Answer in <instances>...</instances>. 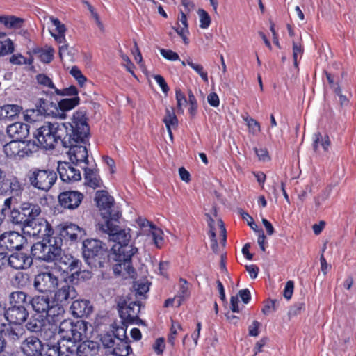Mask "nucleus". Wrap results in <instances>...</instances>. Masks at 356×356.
Returning <instances> with one entry per match:
<instances>
[{"mask_svg": "<svg viewBox=\"0 0 356 356\" xmlns=\"http://www.w3.org/2000/svg\"><path fill=\"white\" fill-rule=\"evenodd\" d=\"M83 111H76L68 123L45 122L34 132V138L37 140L38 148L46 150L54 149L58 143L63 146L70 145V140H81V136H86L87 131L86 124L80 121Z\"/></svg>", "mask_w": 356, "mask_h": 356, "instance_id": "f257e3e1", "label": "nucleus"}, {"mask_svg": "<svg viewBox=\"0 0 356 356\" xmlns=\"http://www.w3.org/2000/svg\"><path fill=\"white\" fill-rule=\"evenodd\" d=\"M119 219L99 223V229L108 234L110 240L115 242L111 248L113 254L118 255V259L125 261L129 269H132V257L138 252V248L130 244L131 236L124 229L119 227Z\"/></svg>", "mask_w": 356, "mask_h": 356, "instance_id": "f03ea898", "label": "nucleus"}, {"mask_svg": "<svg viewBox=\"0 0 356 356\" xmlns=\"http://www.w3.org/2000/svg\"><path fill=\"white\" fill-rule=\"evenodd\" d=\"M87 323L83 320L73 321L71 319L63 320L59 325L58 333L63 345L78 343L87 338Z\"/></svg>", "mask_w": 356, "mask_h": 356, "instance_id": "7ed1b4c3", "label": "nucleus"}, {"mask_svg": "<svg viewBox=\"0 0 356 356\" xmlns=\"http://www.w3.org/2000/svg\"><path fill=\"white\" fill-rule=\"evenodd\" d=\"M62 238L54 236V232L31 248L32 254L39 260L55 261L61 254Z\"/></svg>", "mask_w": 356, "mask_h": 356, "instance_id": "20e7f679", "label": "nucleus"}, {"mask_svg": "<svg viewBox=\"0 0 356 356\" xmlns=\"http://www.w3.org/2000/svg\"><path fill=\"white\" fill-rule=\"evenodd\" d=\"M82 249L83 258L91 268L102 267L108 256L106 245L98 239H86Z\"/></svg>", "mask_w": 356, "mask_h": 356, "instance_id": "39448f33", "label": "nucleus"}, {"mask_svg": "<svg viewBox=\"0 0 356 356\" xmlns=\"http://www.w3.org/2000/svg\"><path fill=\"white\" fill-rule=\"evenodd\" d=\"M80 121H82L86 126L87 131H84L86 136H81V140H70V145L63 146L65 148H69L68 154L70 159L73 164L78 165L81 163L88 164V149L86 147V143L90 138V127L87 122V117L86 113L83 112V116L79 118Z\"/></svg>", "mask_w": 356, "mask_h": 356, "instance_id": "423d86ee", "label": "nucleus"}, {"mask_svg": "<svg viewBox=\"0 0 356 356\" xmlns=\"http://www.w3.org/2000/svg\"><path fill=\"white\" fill-rule=\"evenodd\" d=\"M38 150V145L31 140L25 141L13 139L3 146V151L6 156L12 159H20L25 156H30Z\"/></svg>", "mask_w": 356, "mask_h": 356, "instance_id": "0eeeda50", "label": "nucleus"}, {"mask_svg": "<svg viewBox=\"0 0 356 356\" xmlns=\"http://www.w3.org/2000/svg\"><path fill=\"white\" fill-rule=\"evenodd\" d=\"M28 177L34 188L48 191L57 180V173L51 169L33 168L29 172Z\"/></svg>", "mask_w": 356, "mask_h": 356, "instance_id": "6e6552de", "label": "nucleus"}, {"mask_svg": "<svg viewBox=\"0 0 356 356\" xmlns=\"http://www.w3.org/2000/svg\"><path fill=\"white\" fill-rule=\"evenodd\" d=\"M95 201L104 222L119 219L120 214L115 210L114 199L107 191L103 190L97 191Z\"/></svg>", "mask_w": 356, "mask_h": 356, "instance_id": "1a4fd4ad", "label": "nucleus"}, {"mask_svg": "<svg viewBox=\"0 0 356 356\" xmlns=\"http://www.w3.org/2000/svg\"><path fill=\"white\" fill-rule=\"evenodd\" d=\"M46 318L42 314H33L26 324L28 330L32 332H40V336L46 341L50 340L56 335L55 330L47 329Z\"/></svg>", "mask_w": 356, "mask_h": 356, "instance_id": "9d476101", "label": "nucleus"}, {"mask_svg": "<svg viewBox=\"0 0 356 356\" xmlns=\"http://www.w3.org/2000/svg\"><path fill=\"white\" fill-rule=\"evenodd\" d=\"M58 285V277L50 271L41 272L35 276L33 286L39 292H53Z\"/></svg>", "mask_w": 356, "mask_h": 356, "instance_id": "9b49d317", "label": "nucleus"}, {"mask_svg": "<svg viewBox=\"0 0 356 356\" xmlns=\"http://www.w3.org/2000/svg\"><path fill=\"white\" fill-rule=\"evenodd\" d=\"M84 199V195L79 191L65 190L58 195L59 206L65 210H74L77 209Z\"/></svg>", "mask_w": 356, "mask_h": 356, "instance_id": "f8f14e48", "label": "nucleus"}, {"mask_svg": "<svg viewBox=\"0 0 356 356\" xmlns=\"http://www.w3.org/2000/svg\"><path fill=\"white\" fill-rule=\"evenodd\" d=\"M35 108L27 109L24 113V120L28 122L36 121L38 115H50L54 113L52 108H56L53 102H49L44 98H39L35 103Z\"/></svg>", "mask_w": 356, "mask_h": 356, "instance_id": "ddd939ff", "label": "nucleus"}, {"mask_svg": "<svg viewBox=\"0 0 356 356\" xmlns=\"http://www.w3.org/2000/svg\"><path fill=\"white\" fill-rule=\"evenodd\" d=\"M119 313L123 321L128 323H138L139 318V313L141 308V302L140 301H131L129 303L126 300L118 305Z\"/></svg>", "mask_w": 356, "mask_h": 356, "instance_id": "4468645a", "label": "nucleus"}, {"mask_svg": "<svg viewBox=\"0 0 356 356\" xmlns=\"http://www.w3.org/2000/svg\"><path fill=\"white\" fill-rule=\"evenodd\" d=\"M26 242V238L19 232H8L0 235V249L1 250H19Z\"/></svg>", "mask_w": 356, "mask_h": 356, "instance_id": "2eb2a0df", "label": "nucleus"}, {"mask_svg": "<svg viewBox=\"0 0 356 356\" xmlns=\"http://www.w3.org/2000/svg\"><path fill=\"white\" fill-rule=\"evenodd\" d=\"M67 353H76L77 356H94L99 350V343L91 340L83 339L81 343L63 345Z\"/></svg>", "mask_w": 356, "mask_h": 356, "instance_id": "dca6fc26", "label": "nucleus"}, {"mask_svg": "<svg viewBox=\"0 0 356 356\" xmlns=\"http://www.w3.org/2000/svg\"><path fill=\"white\" fill-rule=\"evenodd\" d=\"M20 209L22 210L24 218H27L29 221V227L32 229V232L27 231L29 235H37L40 232V229L35 231V226L37 225V217L41 213V208L38 204L31 202H23L21 204Z\"/></svg>", "mask_w": 356, "mask_h": 356, "instance_id": "f3484780", "label": "nucleus"}, {"mask_svg": "<svg viewBox=\"0 0 356 356\" xmlns=\"http://www.w3.org/2000/svg\"><path fill=\"white\" fill-rule=\"evenodd\" d=\"M72 162H59L57 170L60 179L64 182L73 183L81 179V174Z\"/></svg>", "mask_w": 356, "mask_h": 356, "instance_id": "a211bd4d", "label": "nucleus"}, {"mask_svg": "<svg viewBox=\"0 0 356 356\" xmlns=\"http://www.w3.org/2000/svg\"><path fill=\"white\" fill-rule=\"evenodd\" d=\"M22 190V183L15 176L7 178L4 175L0 179V195H19Z\"/></svg>", "mask_w": 356, "mask_h": 356, "instance_id": "6ab92c4d", "label": "nucleus"}, {"mask_svg": "<svg viewBox=\"0 0 356 356\" xmlns=\"http://www.w3.org/2000/svg\"><path fill=\"white\" fill-rule=\"evenodd\" d=\"M82 229L78 225L70 223L63 226L59 233H54V236L62 238V243L63 241L65 243H74L81 238Z\"/></svg>", "mask_w": 356, "mask_h": 356, "instance_id": "aec40b11", "label": "nucleus"}, {"mask_svg": "<svg viewBox=\"0 0 356 356\" xmlns=\"http://www.w3.org/2000/svg\"><path fill=\"white\" fill-rule=\"evenodd\" d=\"M43 346L38 337L31 336L24 341L21 348L26 356H40Z\"/></svg>", "mask_w": 356, "mask_h": 356, "instance_id": "412c9836", "label": "nucleus"}, {"mask_svg": "<svg viewBox=\"0 0 356 356\" xmlns=\"http://www.w3.org/2000/svg\"><path fill=\"white\" fill-rule=\"evenodd\" d=\"M8 260V265L14 269H26L29 268L32 263V258L26 253L14 252L9 255Z\"/></svg>", "mask_w": 356, "mask_h": 356, "instance_id": "4be33fe9", "label": "nucleus"}, {"mask_svg": "<svg viewBox=\"0 0 356 356\" xmlns=\"http://www.w3.org/2000/svg\"><path fill=\"white\" fill-rule=\"evenodd\" d=\"M6 319L11 324L22 325L29 316V312L26 308L19 307H10L5 312Z\"/></svg>", "mask_w": 356, "mask_h": 356, "instance_id": "5701e85b", "label": "nucleus"}, {"mask_svg": "<svg viewBox=\"0 0 356 356\" xmlns=\"http://www.w3.org/2000/svg\"><path fill=\"white\" fill-rule=\"evenodd\" d=\"M29 125L17 122L7 127V134L13 139L24 140L29 134Z\"/></svg>", "mask_w": 356, "mask_h": 356, "instance_id": "b1692460", "label": "nucleus"}, {"mask_svg": "<svg viewBox=\"0 0 356 356\" xmlns=\"http://www.w3.org/2000/svg\"><path fill=\"white\" fill-rule=\"evenodd\" d=\"M70 310L72 314L76 318L88 317L93 310V307L89 300H77L72 302Z\"/></svg>", "mask_w": 356, "mask_h": 356, "instance_id": "393cba45", "label": "nucleus"}, {"mask_svg": "<svg viewBox=\"0 0 356 356\" xmlns=\"http://www.w3.org/2000/svg\"><path fill=\"white\" fill-rule=\"evenodd\" d=\"M24 333V330L22 325L11 324L3 325V327L1 330V334L3 338H6L8 341L15 343L19 341Z\"/></svg>", "mask_w": 356, "mask_h": 356, "instance_id": "a878e982", "label": "nucleus"}, {"mask_svg": "<svg viewBox=\"0 0 356 356\" xmlns=\"http://www.w3.org/2000/svg\"><path fill=\"white\" fill-rule=\"evenodd\" d=\"M77 296V292L74 286L70 285L65 282L62 286L56 291L55 298L56 302L60 304L68 303L69 300H73Z\"/></svg>", "mask_w": 356, "mask_h": 356, "instance_id": "bb28decb", "label": "nucleus"}, {"mask_svg": "<svg viewBox=\"0 0 356 356\" xmlns=\"http://www.w3.org/2000/svg\"><path fill=\"white\" fill-rule=\"evenodd\" d=\"M56 261H58L60 268L67 273L72 274L81 268V261L70 254L60 255Z\"/></svg>", "mask_w": 356, "mask_h": 356, "instance_id": "cd10ccee", "label": "nucleus"}, {"mask_svg": "<svg viewBox=\"0 0 356 356\" xmlns=\"http://www.w3.org/2000/svg\"><path fill=\"white\" fill-rule=\"evenodd\" d=\"M64 314L63 306L60 302H56L55 300H53L52 304H50V307H49L44 316L49 323L55 324L62 320Z\"/></svg>", "mask_w": 356, "mask_h": 356, "instance_id": "c85d7f7f", "label": "nucleus"}, {"mask_svg": "<svg viewBox=\"0 0 356 356\" xmlns=\"http://www.w3.org/2000/svg\"><path fill=\"white\" fill-rule=\"evenodd\" d=\"M53 300L47 295H38L31 298V305L35 312L44 315Z\"/></svg>", "mask_w": 356, "mask_h": 356, "instance_id": "c756f323", "label": "nucleus"}, {"mask_svg": "<svg viewBox=\"0 0 356 356\" xmlns=\"http://www.w3.org/2000/svg\"><path fill=\"white\" fill-rule=\"evenodd\" d=\"M10 303L11 307L27 308L31 305V297L25 292L21 291H14L10 295Z\"/></svg>", "mask_w": 356, "mask_h": 356, "instance_id": "7c9ffc66", "label": "nucleus"}, {"mask_svg": "<svg viewBox=\"0 0 356 356\" xmlns=\"http://www.w3.org/2000/svg\"><path fill=\"white\" fill-rule=\"evenodd\" d=\"M83 169L85 184L93 189L100 187L102 181L99 175V170L87 167H84Z\"/></svg>", "mask_w": 356, "mask_h": 356, "instance_id": "2f4dec72", "label": "nucleus"}, {"mask_svg": "<svg viewBox=\"0 0 356 356\" xmlns=\"http://www.w3.org/2000/svg\"><path fill=\"white\" fill-rule=\"evenodd\" d=\"M22 111V107L17 104H6L0 106V120H13Z\"/></svg>", "mask_w": 356, "mask_h": 356, "instance_id": "473e14b6", "label": "nucleus"}, {"mask_svg": "<svg viewBox=\"0 0 356 356\" xmlns=\"http://www.w3.org/2000/svg\"><path fill=\"white\" fill-rule=\"evenodd\" d=\"M131 341L127 339H116L115 346L113 348V353L116 356H128L132 353L130 345Z\"/></svg>", "mask_w": 356, "mask_h": 356, "instance_id": "72a5a7b5", "label": "nucleus"}, {"mask_svg": "<svg viewBox=\"0 0 356 356\" xmlns=\"http://www.w3.org/2000/svg\"><path fill=\"white\" fill-rule=\"evenodd\" d=\"M0 23L7 29H19L24 26V19L15 15H0Z\"/></svg>", "mask_w": 356, "mask_h": 356, "instance_id": "f704fd0d", "label": "nucleus"}, {"mask_svg": "<svg viewBox=\"0 0 356 356\" xmlns=\"http://www.w3.org/2000/svg\"><path fill=\"white\" fill-rule=\"evenodd\" d=\"M113 259L116 261L118 263L115 264L113 267V272L116 275H122V276H129L134 277L136 272L134 268L132 266V269H129L127 265H125V261H120L118 259V255L113 254Z\"/></svg>", "mask_w": 356, "mask_h": 356, "instance_id": "c9c22d12", "label": "nucleus"}, {"mask_svg": "<svg viewBox=\"0 0 356 356\" xmlns=\"http://www.w3.org/2000/svg\"><path fill=\"white\" fill-rule=\"evenodd\" d=\"M80 104V97H74L70 98H64L58 102L56 108L62 113H65L74 109Z\"/></svg>", "mask_w": 356, "mask_h": 356, "instance_id": "e433bc0d", "label": "nucleus"}, {"mask_svg": "<svg viewBox=\"0 0 356 356\" xmlns=\"http://www.w3.org/2000/svg\"><path fill=\"white\" fill-rule=\"evenodd\" d=\"M179 283V289L178 294L176 296L177 298V307H179L182 304L183 301L188 298L191 295L189 290V283L188 281L184 278L180 277Z\"/></svg>", "mask_w": 356, "mask_h": 356, "instance_id": "4c0bfd02", "label": "nucleus"}, {"mask_svg": "<svg viewBox=\"0 0 356 356\" xmlns=\"http://www.w3.org/2000/svg\"><path fill=\"white\" fill-rule=\"evenodd\" d=\"M27 218H24V216L22 210L20 209L10 210V220L13 224L19 225L22 229L29 228V221H26Z\"/></svg>", "mask_w": 356, "mask_h": 356, "instance_id": "58836bf2", "label": "nucleus"}, {"mask_svg": "<svg viewBox=\"0 0 356 356\" xmlns=\"http://www.w3.org/2000/svg\"><path fill=\"white\" fill-rule=\"evenodd\" d=\"M149 235L151 236L154 244L161 248L164 243L163 232L155 225H151Z\"/></svg>", "mask_w": 356, "mask_h": 356, "instance_id": "ea45409f", "label": "nucleus"}, {"mask_svg": "<svg viewBox=\"0 0 356 356\" xmlns=\"http://www.w3.org/2000/svg\"><path fill=\"white\" fill-rule=\"evenodd\" d=\"M318 143H321L324 151L327 152L331 145V141L328 135L325 134L323 136L319 132L315 134L313 143V147L315 152L318 149Z\"/></svg>", "mask_w": 356, "mask_h": 356, "instance_id": "a19ab883", "label": "nucleus"}, {"mask_svg": "<svg viewBox=\"0 0 356 356\" xmlns=\"http://www.w3.org/2000/svg\"><path fill=\"white\" fill-rule=\"evenodd\" d=\"M163 122L165 124L166 128H177L179 121L173 108L170 109L167 108L165 109V115L163 119Z\"/></svg>", "mask_w": 356, "mask_h": 356, "instance_id": "79ce46f5", "label": "nucleus"}, {"mask_svg": "<svg viewBox=\"0 0 356 356\" xmlns=\"http://www.w3.org/2000/svg\"><path fill=\"white\" fill-rule=\"evenodd\" d=\"M60 343H47L43 346L40 356H60Z\"/></svg>", "mask_w": 356, "mask_h": 356, "instance_id": "37998d69", "label": "nucleus"}, {"mask_svg": "<svg viewBox=\"0 0 356 356\" xmlns=\"http://www.w3.org/2000/svg\"><path fill=\"white\" fill-rule=\"evenodd\" d=\"M175 98L177 100V109L179 113L183 114L184 112V108L186 106L188 100L185 94L181 90L180 88L175 89Z\"/></svg>", "mask_w": 356, "mask_h": 356, "instance_id": "c03bdc74", "label": "nucleus"}, {"mask_svg": "<svg viewBox=\"0 0 356 356\" xmlns=\"http://www.w3.org/2000/svg\"><path fill=\"white\" fill-rule=\"evenodd\" d=\"M51 36L54 38V40L58 44H63V45L59 47V56L60 59H63V56L68 49V44L66 43L65 33L56 34L53 32H51Z\"/></svg>", "mask_w": 356, "mask_h": 356, "instance_id": "a18cd8bd", "label": "nucleus"}, {"mask_svg": "<svg viewBox=\"0 0 356 356\" xmlns=\"http://www.w3.org/2000/svg\"><path fill=\"white\" fill-rule=\"evenodd\" d=\"M243 120L246 122L249 132L252 135H257L260 132L261 127L259 122L257 120L248 115L244 117Z\"/></svg>", "mask_w": 356, "mask_h": 356, "instance_id": "49530a36", "label": "nucleus"}, {"mask_svg": "<svg viewBox=\"0 0 356 356\" xmlns=\"http://www.w3.org/2000/svg\"><path fill=\"white\" fill-rule=\"evenodd\" d=\"M54 92L59 96L79 97V90L75 86H70L63 89L55 88Z\"/></svg>", "mask_w": 356, "mask_h": 356, "instance_id": "de8ad7c7", "label": "nucleus"}, {"mask_svg": "<svg viewBox=\"0 0 356 356\" xmlns=\"http://www.w3.org/2000/svg\"><path fill=\"white\" fill-rule=\"evenodd\" d=\"M78 270H74L72 274L69 277L71 282H74L75 280H88L92 277V273L90 270H81L80 269H77Z\"/></svg>", "mask_w": 356, "mask_h": 356, "instance_id": "09e8293b", "label": "nucleus"}, {"mask_svg": "<svg viewBox=\"0 0 356 356\" xmlns=\"http://www.w3.org/2000/svg\"><path fill=\"white\" fill-rule=\"evenodd\" d=\"M14 51V44L10 39L0 41V56H6Z\"/></svg>", "mask_w": 356, "mask_h": 356, "instance_id": "8fccbe9b", "label": "nucleus"}, {"mask_svg": "<svg viewBox=\"0 0 356 356\" xmlns=\"http://www.w3.org/2000/svg\"><path fill=\"white\" fill-rule=\"evenodd\" d=\"M187 65L194 70L204 82H208V73L204 70L202 65L194 63L191 59L187 60Z\"/></svg>", "mask_w": 356, "mask_h": 356, "instance_id": "3c124183", "label": "nucleus"}, {"mask_svg": "<svg viewBox=\"0 0 356 356\" xmlns=\"http://www.w3.org/2000/svg\"><path fill=\"white\" fill-rule=\"evenodd\" d=\"M200 17V27L202 29H207L211 24V17L209 13L202 8L197 10Z\"/></svg>", "mask_w": 356, "mask_h": 356, "instance_id": "603ef678", "label": "nucleus"}, {"mask_svg": "<svg viewBox=\"0 0 356 356\" xmlns=\"http://www.w3.org/2000/svg\"><path fill=\"white\" fill-rule=\"evenodd\" d=\"M188 95L189 104L188 113L192 118H194L197 114L198 107L197 99L191 90H188Z\"/></svg>", "mask_w": 356, "mask_h": 356, "instance_id": "864d4df0", "label": "nucleus"}, {"mask_svg": "<svg viewBox=\"0 0 356 356\" xmlns=\"http://www.w3.org/2000/svg\"><path fill=\"white\" fill-rule=\"evenodd\" d=\"M70 74L77 81L80 86H83L87 79L76 66H73L70 70Z\"/></svg>", "mask_w": 356, "mask_h": 356, "instance_id": "5fc2aeb1", "label": "nucleus"}, {"mask_svg": "<svg viewBox=\"0 0 356 356\" xmlns=\"http://www.w3.org/2000/svg\"><path fill=\"white\" fill-rule=\"evenodd\" d=\"M177 329H179V330H181L182 329L181 325L179 323H177V322L172 321V326H171V328H170V334L168 335V343L172 346H174V345H175V341L176 336H177Z\"/></svg>", "mask_w": 356, "mask_h": 356, "instance_id": "6e6d98bb", "label": "nucleus"}, {"mask_svg": "<svg viewBox=\"0 0 356 356\" xmlns=\"http://www.w3.org/2000/svg\"><path fill=\"white\" fill-rule=\"evenodd\" d=\"M38 83L49 88L54 89L56 88L52 80L44 74H39L36 76Z\"/></svg>", "mask_w": 356, "mask_h": 356, "instance_id": "4d7b16f0", "label": "nucleus"}, {"mask_svg": "<svg viewBox=\"0 0 356 356\" xmlns=\"http://www.w3.org/2000/svg\"><path fill=\"white\" fill-rule=\"evenodd\" d=\"M161 55L168 60L177 61L179 60V56L177 53L171 49H160Z\"/></svg>", "mask_w": 356, "mask_h": 356, "instance_id": "13d9d810", "label": "nucleus"}, {"mask_svg": "<svg viewBox=\"0 0 356 356\" xmlns=\"http://www.w3.org/2000/svg\"><path fill=\"white\" fill-rule=\"evenodd\" d=\"M115 339L112 332H108L102 337V342L106 348H113L115 346Z\"/></svg>", "mask_w": 356, "mask_h": 356, "instance_id": "bf43d9fd", "label": "nucleus"}, {"mask_svg": "<svg viewBox=\"0 0 356 356\" xmlns=\"http://www.w3.org/2000/svg\"><path fill=\"white\" fill-rule=\"evenodd\" d=\"M54 49L49 48L47 50H42L40 55V60L44 63H49L54 59Z\"/></svg>", "mask_w": 356, "mask_h": 356, "instance_id": "052dcab7", "label": "nucleus"}, {"mask_svg": "<svg viewBox=\"0 0 356 356\" xmlns=\"http://www.w3.org/2000/svg\"><path fill=\"white\" fill-rule=\"evenodd\" d=\"M152 348L155 353L157 355L163 354L165 348V339L163 337L156 339Z\"/></svg>", "mask_w": 356, "mask_h": 356, "instance_id": "680f3d73", "label": "nucleus"}, {"mask_svg": "<svg viewBox=\"0 0 356 356\" xmlns=\"http://www.w3.org/2000/svg\"><path fill=\"white\" fill-rule=\"evenodd\" d=\"M277 301L276 300H268L264 302L262 312L265 315L269 314L272 311L277 310Z\"/></svg>", "mask_w": 356, "mask_h": 356, "instance_id": "e2e57ef3", "label": "nucleus"}, {"mask_svg": "<svg viewBox=\"0 0 356 356\" xmlns=\"http://www.w3.org/2000/svg\"><path fill=\"white\" fill-rule=\"evenodd\" d=\"M254 151L259 161L265 162L270 160V156L266 148L254 147Z\"/></svg>", "mask_w": 356, "mask_h": 356, "instance_id": "0e129e2a", "label": "nucleus"}, {"mask_svg": "<svg viewBox=\"0 0 356 356\" xmlns=\"http://www.w3.org/2000/svg\"><path fill=\"white\" fill-rule=\"evenodd\" d=\"M119 52L121 58L124 63V66L129 72L134 74V69L135 68L134 64L131 62L129 56L124 54L122 50H120Z\"/></svg>", "mask_w": 356, "mask_h": 356, "instance_id": "69168bd1", "label": "nucleus"}, {"mask_svg": "<svg viewBox=\"0 0 356 356\" xmlns=\"http://www.w3.org/2000/svg\"><path fill=\"white\" fill-rule=\"evenodd\" d=\"M153 77H154V79L155 80V81L158 83V85L161 88L162 92L164 94L167 95L170 90V88H169L165 79L163 78V76H162L160 74H156V75H154Z\"/></svg>", "mask_w": 356, "mask_h": 356, "instance_id": "338daca9", "label": "nucleus"}, {"mask_svg": "<svg viewBox=\"0 0 356 356\" xmlns=\"http://www.w3.org/2000/svg\"><path fill=\"white\" fill-rule=\"evenodd\" d=\"M50 20L53 25L56 27V34L65 33L67 29L65 25L63 24L59 19L51 17Z\"/></svg>", "mask_w": 356, "mask_h": 356, "instance_id": "774afa93", "label": "nucleus"}]
</instances>
